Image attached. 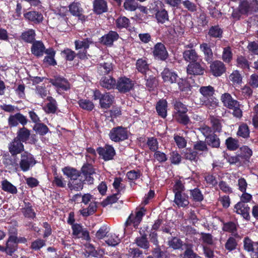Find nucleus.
Returning <instances> with one entry per match:
<instances>
[{
  "label": "nucleus",
  "mask_w": 258,
  "mask_h": 258,
  "mask_svg": "<svg viewBox=\"0 0 258 258\" xmlns=\"http://www.w3.org/2000/svg\"><path fill=\"white\" fill-rule=\"evenodd\" d=\"M8 148L12 155H20L26 151L23 143L15 138L8 144Z\"/></svg>",
  "instance_id": "a211bd4d"
},
{
  "label": "nucleus",
  "mask_w": 258,
  "mask_h": 258,
  "mask_svg": "<svg viewBox=\"0 0 258 258\" xmlns=\"http://www.w3.org/2000/svg\"><path fill=\"white\" fill-rule=\"evenodd\" d=\"M162 79L164 82L168 84L176 83L179 77L177 74L168 68H165L161 73Z\"/></svg>",
  "instance_id": "4be33fe9"
},
{
  "label": "nucleus",
  "mask_w": 258,
  "mask_h": 258,
  "mask_svg": "<svg viewBox=\"0 0 258 258\" xmlns=\"http://www.w3.org/2000/svg\"><path fill=\"white\" fill-rule=\"evenodd\" d=\"M144 76L146 82L145 85L149 91H153L157 88L159 85L158 79L155 75L152 72Z\"/></svg>",
  "instance_id": "bb28decb"
},
{
  "label": "nucleus",
  "mask_w": 258,
  "mask_h": 258,
  "mask_svg": "<svg viewBox=\"0 0 258 258\" xmlns=\"http://www.w3.org/2000/svg\"><path fill=\"white\" fill-rule=\"evenodd\" d=\"M146 209L144 207H142L139 211L135 212V215L131 213L124 224V231L125 232L128 229L132 228L131 226H133L135 229H138L142 221L143 217L146 214Z\"/></svg>",
  "instance_id": "20e7f679"
},
{
  "label": "nucleus",
  "mask_w": 258,
  "mask_h": 258,
  "mask_svg": "<svg viewBox=\"0 0 258 258\" xmlns=\"http://www.w3.org/2000/svg\"><path fill=\"white\" fill-rule=\"evenodd\" d=\"M183 58L186 62L189 63L193 61H196L200 59L198 53L195 49H187L184 50L182 53Z\"/></svg>",
  "instance_id": "79ce46f5"
},
{
  "label": "nucleus",
  "mask_w": 258,
  "mask_h": 258,
  "mask_svg": "<svg viewBox=\"0 0 258 258\" xmlns=\"http://www.w3.org/2000/svg\"><path fill=\"white\" fill-rule=\"evenodd\" d=\"M25 20L35 24H39L42 22L44 18L41 13L36 11H29L24 14Z\"/></svg>",
  "instance_id": "393cba45"
},
{
  "label": "nucleus",
  "mask_w": 258,
  "mask_h": 258,
  "mask_svg": "<svg viewBox=\"0 0 258 258\" xmlns=\"http://www.w3.org/2000/svg\"><path fill=\"white\" fill-rule=\"evenodd\" d=\"M93 11L96 15H101L108 11V6L105 0H94Z\"/></svg>",
  "instance_id": "cd10ccee"
},
{
  "label": "nucleus",
  "mask_w": 258,
  "mask_h": 258,
  "mask_svg": "<svg viewBox=\"0 0 258 258\" xmlns=\"http://www.w3.org/2000/svg\"><path fill=\"white\" fill-rule=\"evenodd\" d=\"M48 81L57 91H67L71 88V85L68 80L60 76H54L53 78L49 79Z\"/></svg>",
  "instance_id": "9b49d317"
},
{
  "label": "nucleus",
  "mask_w": 258,
  "mask_h": 258,
  "mask_svg": "<svg viewBox=\"0 0 258 258\" xmlns=\"http://www.w3.org/2000/svg\"><path fill=\"white\" fill-rule=\"evenodd\" d=\"M174 118L177 122L183 125H187L190 123V120L186 113L174 115Z\"/></svg>",
  "instance_id": "338daca9"
},
{
  "label": "nucleus",
  "mask_w": 258,
  "mask_h": 258,
  "mask_svg": "<svg viewBox=\"0 0 258 258\" xmlns=\"http://www.w3.org/2000/svg\"><path fill=\"white\" fill-rule=\"evenodd\" d=\"M173 106L174 109V115L187 113L188 111L186 106L179 100H175L173 103Z\"/></svg>",
  "instance_id": "4d7b16f0"
},
{
  "label": "nucleus",
  "mask_w": 258,
  "mask_h": 258,
  "mask_svg": "<svg viewBox=\"0 0 258 258\" xmlns=\"http://www.w3.org/2000/svg\"><path fill=\"white\" fill-rule=\"evenodd\" d=\"M2 189L8 193L16 194L18 192L17 187L7 179L2 181Z\"/></svg>",
  "instance_id": "13d9d810"
},
{
  "label": "nucleus",
  "mask_w": 258,
  "mask_h": 258,
  "mask_svg": "<svg viewBox=\"0 0 258 258\" xmlns=\"http://www.w3.org/2000/svg\"><path fill=\"white\" fill-rule=\"evenodd\" d=\"M200 48L204 54V59L208 63L211 62L214 59V54L209 43L203 42L200 45Z\"/></svg>",
  "instance_id": "7c9ffc66"
},
{
  "label": "nucleus",
  "mask_w": 258,
  "mask_h": 258,
  "mask_svg": "<svg viewBox=\"0 0 258 258\" xmlns=\"http://www.w3.org/2000/svg\"><path fill=\"white\" fill-rule=\"evenodd\" d=\"M183 158L191 162H197L199 159L198 153L194 149L187 148L183 150L181 152Z\"/></svg>",
  "instance_id": "37998d69"
},
{
  "label": "nucleus",
  "mask_w": 258,
  "mask_h": 258,
  "mask_svg": "<svg viewBox=\"0 0 258 258\" xmlns=\"http://www.w3.org/2000/svg\"><path fill=\"white\" fill-rule=\"evenodd\" d=\"M78 104L80 108L88 111L93 110L95 107L93 102L88 99H79Z\"/></svg>",
  "instance_id": "052dcab7"
},
{
  "label": "nucleus",
  "mask_w": 258,
  "mask_h": 258,
  "mask_svg": "<svg viewBox=\"0 0 258 258\" xmlns=\"http://www.w3.org/2000/svg\"><path fill=\"white\" fill-rule=\"evenodd\" d=\"M236 135L238 138L245 140L250 137V130L246 123L242 122L239 125Z\"/></svg>",
  "instance_id": "a18cd8bd"
},
{
  "label": "nucleus",
  "mask_w": 258,
  "mask_h": 258,
  "mask_svg": "<svg viewBox=\"0 0 258 258\" xmlns=\"http://www.w3.org/2000/svg\"><path fill=\"white\" fill-rule=\"evenodd\" d=\"M200 60L193 61L187 65L186 69L187 74L194 76H200L204 74L205 69L203 66V63L201 62V59Z\"/></svg>",
  "instance_id": "f3484780"
},
{
  "label": "nucleus",
  "mask_w": 258,
  "mask_h": 258,
  "mask_svg": "<svg viewBox=\"0 0 258 258\" xmlns=\"http://www.w3.org/2000/svg\"><path fill=\"white\" fill-rule=\"evenodd\" d=\"M97 209V202H91L88 208H84L80 211L81 214L83 217H88L94 214Z\"/></svg>",
  "instance_id": "864d4df0"
},
{
  "label": "nucleus",
  "mask_w": 258,
  "mask_h": 258,
  "mask_svg": "<svg viewBox=\"0 0 258 258\" xmlns=\"http://www.w3.org/2000/svg\"><path fill=\"white\" fill-rule=\"evenodd\" d=\"M120 36L116 31L110 30L99 38V42L108 47H112L113 43L117 41Z\"/></svg>",
  "instance_id": "dca6fc26"
},
{
  "label": "nucleus",
  "mask_w": 258,
  "mask_h": 258,
  "mask_svg": "<svg viewBox=\"0 0 258 258\" xmlns=\"http://www.w3.org/2000/svg\"><path fill=\"white\" fill-rule=\"evenodd\" d=\"M241 205L237 206V204H235L234 206V209H235L234 212L237 214L241 215L246 220L249 221L250 220V208L247 204H242Z\"/></svg>",
  "instance_id": "58836bf2"
},
{
  "label": "nucleus",
  "mask_w": 258,
  "mask_h": 258,
  "mask_svg": "<svg viewBox=\"0 0 258 258\" xmlns=\"http://www.w3.org/2000/svg\"><path fill=\"white\" fill-rule=\"evenodd\" d=\"M47 50L43 42L41 40H36L32 44L31 53L37 58L42 57Z\"/></svg>",
  "instance_id": "5701e85b"
},
{
  "label": "nucleus",
  "mask_w": 258,
  "mask_h": 258,
  "mask_svg": "<svg viewBox=\"0 0 258 258\" xmlns=\"http://www.w3.org/2000/svg\"><path fill=\"white\" fill-rule=\"evenodd\" d=\"M135 243L140 248L148 250L150 247V243L148 238L145 235L143 236H139L136 238Z\"/></svg>",
  "instance_id": "603ef678"
},
{
  "label": "nucleus",
  "mask_w": 258,
  "mask_h": 258,
  "mask_svg": "<svg viewBox=\"0 0 258 258\" xmlns=\"http://www.w3.org/2000/svg\"><path fill=\"white\" fill-rule=\"evenodd\" d=\"M33 130L40 136H44L49 132L47 126L42 122H38L33 126Z\"/></svg>",
  "instance_id": "bf43d9fd"
},
{
  "label": "nucleus",
  "mask_w": 258,
  "mask_h": 258,
  "mask_svg": "<svg viewBox=\"0 0 258 258\" xmlns=\"http://www.w3.org/2000/svg\"><path fill=\"white\" fill-rule=\"evenodd\" d=\"M60 54L66 61H73L76 57V53L71 48H66L61 51Z\"/></svg>",
  "instance_id": "0e129e2a"
},
{
  "label": "nucleus",
  "mask_w": 258,
  "mask_h": 258,
  "mask_svg": "<svg viewBox=\"0 0 258 258\" xmlns=\"http://www.w3.org/2000/svg\"><path fill=\"white\" fill-rule=\"evenodd\" d=\"M80 178L76 177L68 181V186L71 190L79 191L83 188L86 180L82 179V176Z\"/></svg>",
  "instance_id": "c756f323"
},
{
  "label": "nucleus",
  "mask_w": 258,
  "mask_h": 258,
  "mask_svg": "<svg viewBox=\"0 0 258 258\" xmlns=\"http://www.w3.org/2000/svg\"><path fill=\"white\" fill-rule=\"evenodd\" d=\"M28 120L23 114L18 112L14 115H10L8 119V125L10 128L16 127L20 123L25 126L28 123Z\"/></svg>",
  "instance_id": "4468645a"
},
{
  "label": "nucleus",
  "mask_w": 258,
  "mask_h": 258,
  "mask_svg": "<svg viewBox=\"0 0 258 258\" xmlns=\"http://www.w3.org/2000/svg\"><path fill=\"white\" fill-rule=\"evenodd\" d=\"M69 12L74 16L78 18L82 22L86 21L88 17L83 14L84 10L81 4L78 2L74 1L69 6Z\"/></svg>",
  "instance_id": "ddd939ff"
},
{
  "label": "nucleus",
  "mask_w": 258,
  "mask_h": 258,
  "mask_svg": "<svg viewBox=\"0 0 258 258\" xmlns=\"http://www.w3.org/2000/svg\"><path fill=\"white\" fill-rule=\"evenodd\" d=\"M221 100L224 106L233 110L232 115L238 118L242 116V111L240 109L241 104L237 100L234 99L229 93H224L221 96Z\"/></svg>",
  "instance_id": "f03ea898"
},
{
  "label": "nucleus",
  "mask_w": 258,
  "mask_h": 258,
  "mask_svg": "<svg viewBox=\"0 0 258 258\" xmlns=\"http://www.w3.org/2000/svg\"><path fill=\"white\" fill-rule=\"evenodd\" d=\"M135 65L136 69L138 72L143 76L152 72L150 69V64L148 63L147 58L145 57L138 59Z\"/></svg>",
  "instance_id": "b1692460"
},
{
  "label": "nucleus",
  "mask_w": 258,
  "mask_h": 258,
  "mask_svg": "<svg viewBox=\"0 0 258 258\" xmlns=\"http://www.w3.org/2000/svg\"><path fill=\"white\" fill-rule=\"evenodd\" d=\"M15 139L22 142L23 143H27L31 136L30 131L27 128L23 126L22 127L19 128L16 133Z\"/></svg>",
  "instance_id": "c9c22d12"
},
{
  "label": "nucleus",
  "mask_w": 258,
  "mask_h": 258,
  "mask_svg": "<svg viewBox=\"0 0 258 258\" xmlns=\"http://www.w3.org/2000/svg\"><path fill=\"white\" fill-rule=\"evenodd\" d=\"M174 203L178 208H186L189 204V197L184 192H177L174 195Z\"/></svg>",
  "instance_id": "a878e982"
},
{
  "label": "nucleus",
  "mask_w": 258,
  "mask_h": 258,
  "mask_svg": "<svg viewBox=\"0 0 258 258\" xmlns=\"http://www.w3.org/2000/svg\"><path fill=\"white\" fill-rule=\"evenodd\" d=\"M239 157L243 163L249 162V160L252 155V151L247 146L243 145L239 148Z\"/></svg>",
  "instance_id": "4c0bfd02"
},
{
  "label": "nucleus",
  "mask_w": 258,
  "mask_h": 258,
  "mask_svg": "<svg viewBox=\"0 0 258 258\" xmlns=\"http://www.w3.org/2000/svg\"><path fill=\"white\" fill-rule=\"evenodd\" d=\"M46 100L49 102L46 104L45 112L47 113H55L57 109L56 100L51 96H48Z\"/></svg>",
  "instance_id": "3c124183"
},
{
  "label": "nucleus",
  "mask_w": 258,
  "mask_h": 258,
  "mask_svg": "<svg viewBox=\"0 0 258 258\" xmlns=\"http://www.w3.org/2000/svg\"><path fill=\"white\" fill-rule=\"evenodd\" d=\"M210 73L215 77H220L226 72V68L223 62L216 60L210 62Z\"/></svg>",
  "instance_id": "aec40b11"
},
{
  "label": "nucleus",
  "mask_w": 258,
  "mask_h": 258,
  "mask_svg": "<svg viewBox=\"0 0 258 258\" xmlns=\"http://www.w3.org/2000/svg\"><path fill=\"white\" fill-rule=\"evenodd\" d=\"M128 132L126 127L117 126L113 127L109 133V139L115 143H119L128 139Z\"/></svg>",
  "instance_id": "423d86ee"
},
{
  "label": "nucleus",
  "mask_w": 258,
  "mask_h": 258,
  "mask_svg": "<svg viewBox=\"0 0 258 258\" xmlns=\"http://www.w3.org/2000/svg\"><path fill=\"white\" fill-rule=\"evenodd\" d=\"M243 248L248 252H251L252 258H258V243L253 242L249 237L246 236L243 239Z\"/></svg>",
  "instance_id": "6ab92c4d"
},
{
  "label": "nucleus",
  "mask_w": 258,
  "mask_h": 258,
  "mask_svg": "<svg viewBox=\"0 0 258 258\" xmlns=\"http://www.w3.org/2000/svg\"><path fill=\"white\" fill-rule=\"evenodd\" d=\"M168 103L165 99H160L156 103V109L158 115L163 118L167 115Z\"/></svg>",
  "instance_id": "f704fd0d"
},
{
  "label": "nucleus",
  "mask_w": 258,
  "mask_h": 258,
  "mask_svg": "<svg viewBox=\"0 0 258 258\" xmlns=\"http://www.w3.org/2000/svg\"><path fill=\"white\" fill-rule=\"evenodd\" d=\"M239 12L242 15H248L258 12L257 0H243L239 5Z\"/></svg>",
  "instance_id": "6e6552de"
},
{
  "label": "nucleus",
  "mask_w": 258,
  "mask_h": 258,
  "mask_svg": "<svg viewBox=\"0 0 258 258\" xmlns=\"http://www.w3.org/2000/svg\"><path fill=\"white\" fill-rule=\"evenodd\" d=\"M209 120L211 124V127L213 132L220 133L222 131V119L220 117L215 115H210Z\"/></svg>",
  "instance_id": "c85d7f7f"
},
{
  "label": "nucleus",
  "mask_w": 258,
  "mask_h": 258,
  "mask_svg": "<svg viewBox=\"0 0 258 258\" xmlns=\"http://www.w3.org/2000/svg\"><path fill=\"white\" fill-rule=\"evenodd\" d=\"M135 81L125 76L120 77L116 80V89L120 93L125 94L134 89Z\"/></svg>",
  "instance_id": "1a4fd4ad"
},
{
  "label": "nucleus",
  "mask_w": 258,
  "mask_h": 258,
  "mask_svg": "<svg viewBox=\"0 0 258 258\" xmlns=\"http://www.w3.org/2000/svg\"><path fill=\"white\" fill-rule=\"evenodd\" d=\"M193 149L198 152H208L209 150V148L208 147L206 141H203L201 140L197 141L195 142L193 145Z\"/></svg>",
  "instance_id": "69168bd1"
},
{
  "label": "nucleus",
  "mask_w": 258,
  "mask_h": 258,
  "mask_svg": "<svg viewBox=\"0 0 258 258\" xmlns=\"http://www.w3.org/2000/svg\"><path fill=\"white\" fill-rule=\"evenodd\" d=\"M6 249L7 254L12 256L13 254L17 250L18 245L16 241V238L13 236H9L6 242Z\"/></svg>",
  "instance_id": "ea45409f"
},
{
  "label": "nucleus",
  "mask_w": 258,
  "mask_h": 258,
  "mask_svg": "<svg viewBox=\"0 0 258 258\" xmlns=\"http://www.w3.org/2000/svg\"><path fill=\"white\" fill-rule=\"evenodd\" d=\"M37 161L32 155L28 151H25L20 154L19 160V171L26 172L30 170L36 164Z\"/></svg>",
  "instance_id": "7ed1b4c3"
},
{
  "label": "nucleus",
  "mask_w": 258,
  "mask_h": 258,
  "mask_svg": "<svg viewBox=\"0 0 258 258\" xmlns=\"http://www.w3.org/2000/svg\"><path fill=\"white\" fill-rule=\"evenodd\" d=\"M225 144L227 149L229 151H236L239 147L238 140L232 137L227 138Z\"/></svg>",
  "instance_id": "5fc2aeb1"
},
{
  "label": "nucleus",
  "mask_w": 258,
  "mask_h": 258,
  "mask_svg": "<svg viewBox=\"0 0 258 258\" xmlns=\"http://www.w3.org/2000/svg\"><path fill=\"white\" fill-rule=\"evenodd\" d=\"M93 97L94 100H99V105L102 109H107L110 107L114 99V97L109 92L102 94L97 89L93 91Z\"/></svg>",
  "instance_id": "39448f33"
},
{
  "label": "nucleus",
  "mask_w": 258,
  "mask_h": 258,
  "mask_svg": "<svg viewBox=\"0 0 258 258\" xmlns=\"http://www.w3.org/2000/svg\"><path fill=\"white\" fill-rule=\"evenodd\" d=\"M208 146L212 148H219L220 147L221 141L219 137L213 132L205 139Z\"/></svg>",
  "instance_id": "a19ab883"
},
{
  "label": "nucleus",
  "mask_w": 258,
  "mask_h": 258,
  "mask_svg": "<svg viewBox=\"0 0 258 258\" xmlns=\"http://www.w3.org/2000/svg\"><path fill=\"white\" fill-rule=\"evenodd\" d=\"M190 198L194 202L201 203L204 200V195L198 187L189 190Z\"/></svg>",
  "instance_id": "8fccbe9b"
},
{
  "label": "nucleus",
  "mask_w": 258,
  "mask_h": 258,
  "mask_svg": "<svg viewBox=\"0 0 258 258\" xmlns=\"http://www.w3.org/2000/svg\"><path fill=\"white\" fill-rule=\"evenodd\" d=\"M72 229L74 238H82L87 241L90 240L89 231L86 228H83L81 224L78 223L73 224Z\"/></svg>",
  "instance_id": "2eb2a0df"
},
{
  "label": "nucleus",
  "mask_w": 258,
  "mask_h": 258,
  "mask_svg": "<svg viewBox=\"0 0 258 258\" xmlns=\"http://www.w3.org/2000/svg\"><path fill=\"white\" fill-rule=\"evenodd\" d=\"M155 17L158 23L164 24L169 21L168 13L165 9L157 12V14L155 15Z\"/></svg>",
  "instance_id": "680f3d73"
},
{
  "label": "nucleus",
  "mask_w": 258,
  "mask_h": 258,
  "mask_svg": "<svg viewBox=\"0 0 258 258\" xmlns=\"http://www.w3.org/2000/svg\"><path fill=\"white\" fill-rule=\"evenodd\" d=\"M54 178L52 184L57 187L64 188L66 186V181L61 175L59 176L56 171L53 173Z\"/></svg>",
  "instance_id": "e2e57ef3"
},
{
  "label": "nucleus",
  "mask_w": 258,
  "mask_h": 258,
  "mask_svg": "<svg viewBox=\"0 0 258 258\" xmlns=\"http://www.w3.org/2000/svg\"><path fill=\"white\" fill-rule=\"evenodd\" d=\"M75 46L76 50L83 49V50H87L90 45L93 44V41L91 37L83 39L82 40H76L75 41Z\"/></svg>",
  "instance_id": "de8ad7c7"
},
{
  "label": "nucleus",
  "mask_w": 258,
  "mask_h": 258,
  "mask_svg": "<svg viewBox=\"0 0 258 258\" xmlns=\"http://www.w3.org/2000/svg\"><path fill=\"white\" fill-rule=\"evenodd\" d=\"M62 171L64 175H66L69 179V180L74 179L76 177H80L81 176V173L77 169L67 166L62 169Z\"/></svg>",
  "instance_id": "49530a36"
},
{
  "label": "nucleus",
  "mask_w": 258,
  "mask_h": 258,
  "mask_svg": "<svg viewBox=\"0 0 258 258\" xmlns=\"http://www.w3.org/2000/svg\"><path fill=\"white\" fill-rule=\"evenodd\" d=\"M97 72L101 76H105L112 74L113 73V66L111 63L104 62L98 64L97 67Z\"/></svg>",
  "instance_id": "c03bdc74"
},
{
  "label": "nucleus",
  "mask_w": 258,
  "mask_h": 258,
  "mask_svg": "<svg viewBox=\"0 0 258 258\" xmlns=\"http://www.w3.org/2000/svg\"><path fill=\"white\" fill-rule=\"evenodd\" d=\"M152 54L155 59L161 61L166 60L169 57L165 45L161 42H158L154 46Z\"/></svg>",
  "instance_id": "f8f14e48"
},
{
  "label": "nucleus",
  "mask_w": 258,
  "mask_h": 258,
  "mask_svg": "<svg viewBox=\"0 0 258 258\" xmlns=\"http://www.w3.org/2000/svg\"><path fill=\"white\" fill-rule=\"evenodd\" d=\"M46 55L44 57L43 62L49 66H55L57 64L56 60L55 59L56 51L53 47H49L45 53Z\"/></svg>",
  "instance_id": "72a5a7b5"
},
{
  "label": "nucleus",
  "mask_w": 258,
  "mask_h": 258,
  "mask_svg": "<svg viewBox=\"0 0 258 258\" xmlns=\"http://www.w3.org/2000/svg\"><path fill=\"white\" fill-rule=\"evenodd\" d=\"M3 163L10 173L19 171V158L17 155H12L9 153L4 154Z\"/></svg>",
  "instance_id": "0eeeda50"
},
{
  "label": "nucleus",
  "mask_w": 258,
  "mask_h": 258,
  "mask_svg": "<svg viewBox=\"0 0 258 258\" xmlns=\"http://www.w3.org/2000/svg\"><path fill=\"white\" fill-rule=\"evenodd\" d=\"M176 83L181 92L188 93L191 91V86L187 80L179 78Z\"/></svg>",
  "instance_id": "6e6d98bb"
},
{
  "label": "nucleus",
  "mask_w": 258,
  "mask_h": 258,
  "mask_svg": "<svg viewBox=\"0 0 258 258\" xmlns=\"http://www.w3.org/2000/svg\"><path fill=\"white\" fill-rule=\"evenodd\" d=\"M100 85L107 90L114 89L116 88V80L111 75L104 76L100 80Z\"/></svg>",
  "instance_id": "473e14b6"
},
{
  "label": "nucleus",
  "mask_w": 258,
  "mask_h": 258,
  "mask_svg": "<svg viewBox=\"0 0 258 258\" xmlns=\"http://www.w3.org/2000/svg\"><path fill=\"white\" fill-rule=\"evenodd\" d=\"M223 29L219 25L212 26L209 29L208 34L212 38L221 39L223 36Z\"/></svg>",
  "instance_id": "09e8293b"
},
{
  "label": "nucleus",
  "mask_w": 258,
  "mask_h": 258,
  "mask_svg": "<svg viewBox=\"0 0 258 258\" xmlns=\"http://www.w3.org/2000/svg\"><path fill=\"white\" fill-rule=\"evenodd\" d=\"M128 258H143V252L138 247L130 248L126 254Z\"/></svg>",
  "instance_id": "774afa93"
},
{
  "label": "nucleus",
  "mask_w": 258,
  "mask_h": 258,
  "mask_svg": "<svg viewBox=\"0 0 258 258\" xmlns=\"http://www.w3.org/2000/svg\"><path fill=\"white\" fill-rule=\"evenodd\" d=\"M36 32L34 29H27L21 33L20 38L25 43L32 44L36 41Z\"/></svg>",
  "instance_id": "2f4dec72"
},
{
  "label": "nucleus",
  "mask_w": 258,
  "mask_h": 258,
  "mask_svg": "<svg viewBox=\"0 0 258 258\" xmlns=\"http://www.w3.org/2000/svg\"><path fill=\"white\" fill-rule=\"evenodd\" d=\"M96 151L99 156L105 161L113 159L116 155L114 147L109 144H105L104 147H98Z\"/></svg>",
  "instance_id": "9d476101"
},
{
  "label": "nucleus",
  "mask_w": 258,
  "mask_h": 258,
  "mask_svg": "<svg viewBox=\"0 0 258 258\" xmlns=\"http://www.w3.org/2000/svg\"><path fill=\"white\" fill-rule=\"evenodd\" d=\"M130 25V20L125 16H119L115 20V26L119 29L125 28L132 32V29H134V28H132Z\"/></svg>",
  "instance_id": "e433bc0d"
},
{
  "label": "nucleus",
  "mask_w": 258,
  "mask_h": 258,
  "mask_svg": "<svg viewBox=\"0 0 258 258\" xmlns=\"http://www.w3.org/2000/svg\"><path fill=\"white\" fill-rule=\"evenodd\" d=\"M88 184L93 183L94 178L92 176L95 173V169L92 164L89 163L84 164L80 171Z\"/></svg>",
  "instance_id": "412c9836"
},
{
  "label": "nucleus",
  "mask_w": 258,
  "mask_h": 258,
  "mask_svg": "<svg viewBox=\"0 0 258 258\" xmlns=\"http://www.w3.org/2000/svg\"><path fill=\"white\" fill-rule=\"evenodd\" d=\"M199 92L202 95L200 98L201 104L209 109H214L219 106L218 99L214 96L215 90L211 86H201Z\"/></svg>",
  "instance_id": "f257e3e1"
}]
</instances>
